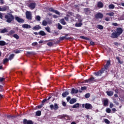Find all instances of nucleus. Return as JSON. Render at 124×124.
<instances>
[{
  "label": "nucleus",
  "instance_id": "15",
  "mask_svg": "<svg viewBox=\"0 0 124 124\" xmlns=\"http://www.w3.org/2000/svg\"><path fill=\"white\" fill-rule=\"evenodd\" d=\"M22 27L23 29H31V26L28 24H24L22 25Z\"/></svg>",
  "mask_w": 124,
  "mask_h": 124
},
{
  "label": "nucleus",
  "instance_id": "17",
  "mask_svg": "<svg viewBox=\"0 0 124 124\" xmlns=\"http://www.w3.org/2000/svg\"><path fill=\"white\" fill-rule=\"evenodd\" d=\"M38 34L39 35H41V36H45V35H46V33H45V32L43 31H40L38 32Z\"/></svg>",
  "mask_w": 124,
  "mask_h": 124
},
{
  "label": "nucleus",
  "instance_id": "36",
  "mask_svg": "<svg viewBox=\"0 0 124 124\" xmlns=\"http://www.w3.org/2000/svg\"><path fill=\"white\" fill-rule=\"evenodd\" d=\"M97 29H98L99 30H103V26L101 25H98L97 26Z\"/></svg>",
  "mask_w": 124,
  "mask_h": 124
},
{
  "label": "nucleus",
  "instance_id": "52",
  "mask_svg": "<svg viewBox=\"0 0 124 124\" xmlns=\"http://www.w3.org/2000/svg\"><path fill=\"white\" fill-rule=\"evenodd\" d=\"M46 31H47V32H51L50 31V28L49 27L46 28Z\"/></svg>",
  "mask_w": 124,
  "mask_h": 124
},
{
  "label": "nucleus",
  "instance_id": "5",
  "mask_svg": "<svg viewBox=\"0 0 124 124\" xmlns=\"http://www.w3.org/2000/svg\"><path fill=\"white\" fill-rule=\"evenodd\" d=\"M25 14L26 19H28V20H31V19H32L31 16V12L27 11Z\"/></svg>",
  "mask_w": 124,
  "mask_h": 124
},
{
  "label": "nucleus",
  "instance_id": "49",
  "mask_svg": "<svg viewBox=\"0 0 124 124\" xmlns=\"http://www.w3.org/2000/svg\"><path fill=\"white\" fill-rule=\"evenodd\" d=\"M81 91H86V90H87V87L86 86L81 87Z\"/></svg>",
  "mask_w": 124,
  "mask_h": 124
},
{
  "label": "nucleus",
  "instance_id": "25",
  "mask_svg": "<svg viewBox=\"0 0 124 124\" xmlns=\"http://www.w3.org/2000/svg\"><path fill=\"white\" fill-rule=\"evenodd\" d=\"M64 119H65V121H70V120H71L70 116H69L66 114H65V118Z\"/></svg>",
  "mask_w": 124,
  "mask_h": 124
},
{
  "label": "nucleus",
  "instance_id": "33",
  "mask_svg": "<svg viewBox=\"0 0 124 124\" xmlns=\"http://www.w3.org/2000/svg\"><path fill=\"white\" fill-rule=\"evenodd\" d=\"M106 15H108V16H110V17H112V16H114L115 15V13L111 12V13H107Z\"/></svg>",
  "mask_w": 124,
  "mask_h": 124
},
{
  "label": "nucleus",
  "instance_id": "11",
  "mask_svg": "<svg viewBox=\"0 0 124 124\" xmlns=\"http://www.w3.org/2000/svg\"><path fill=\"white\" fill-rule=\"evenodd\" d=\"M84 11L86 15H90L92 11L89 8H86L84 9Z\"/></svg>",
  "mask_w": 124,
  "mask_h": 124
},
{
  "label": "nucleus",
  "instance_id": "21",
  "mask_svg": "<svg viewBox=\"0 0 124 124\" xmlns=\"http://www.w3.org/2000/svg\"><path fill=\"white\" fill-rule=\"evenodd\" d=\"M108 99H105L104 100V103H103L104 106H108Z\"/></svg>",
  "mask_w": 124,
  "mask_h": 124
},
{
  "label": "nucleus",
  "instance_id": "4",
  "mask_svg": "<svg viewBox=\"0 0 124 124\" xmlns=\"http://www.w3.org/2000/svg\"><path fill=\"white\" fill-rule=\"evenodd\" d=\"M82 108H85L87 110L93 109V106L90 103L82 104Z\"/></svg>",
  "mask_w": 124,
  "mask_h": 124
},
{
  "label": "nucleus",
  "instance_id": "54",
  "mask_svg": "<svg viewBox=\"0 0 124 124\" xmlns=\"http://www.w3.org/2000/svg\"><path fill=\"white\" fill-rule=\"evenodd\" d=\"M49 107H50L51 110H53L54 109V105H50L49 106Z\"/></svg>",
  "mask_w": 124,
  "mask_h": 124
},
{
  "label": "nucleus",
  "instance_id": "38",
  "mask_svg": "<svg viewBox=\"0 0 124 124\" xmlns=\"http://www.w3.org/2000/svg\"><path fill=\"white\" fill-rule=\"evenodd\" d=\"M13 58H14V54H12L10 55L9 60L11 61V60H13Z\"/></svg>",
  "mask_w": 124,
  "mask_h": 124
},
{
  "label": "nucleus",
  "instance_id": "10",
  "mask_svg": "<svg viewBox=\"0 0 124 124\" xmlns=\"http://www.w3.org/2000/svg\"><path fill=\"white\" fill-rule=\"evenodd\" d=\"M49 11L50 12H53V13H55V14H57V15H60V13L57 10H54L53 8H49L48 9Z\"/></svg>",
  "mask_w": 124,
  "mask_h": 124
},
{
  "label": "nucleus",
  "instance_id": "14",
  "mask_svg": "<svg viewBox=\"0 0 124 124\" xmlns=\"http://www.w3.org/2000/svg\"><path fill=\"white\" fill-rule=\"evenodd\" d=\"M104 5L103 4V3L101 1H98L97 2V7H98V8H103Z\"/></svg>",
  "mask_w": 124,
  "mask_h": 124
},
{
  "label": "nucleus",
  "instance_id": "41",
  "mask_svg": "<svg viewBox=\"0 0 124 124\" xmlns=\"http://www.w3.org/2000/svg\"><path fill=\"white\" fill-rule=\"evenodd\" d=\"M47 24H48V23L47 22V21H46V20L43 21V22H42L43 26H47Z\"/></svg>",
  "mask_w": 124,
  "mask_h": 124
},
{
  "label": "nucleus",
  "instance_id": "24",
  "mask_svg": "<svg viewBox=\"0 0 124 124\" xmlns=\"http://www.w3.org/2000/svg\"><path fill=\"white\" fill-rule=\"evenodd\" d=\"M7 45V44L4 41H0V46H4Z\"/></svg>",
  "mask_w": 124,
  "mask_h": 124
},
{
  "label": "nucleus",
  "instance_id": "28",
  "mask_svg": "<svg viewBox=\"0 0 124 124\" xmlns=\"http://www.w3.org/2000/svg\"><path fill=\"white\" fill-rule=\"evenodd\" d=\"M82 25H83V24L82 23V22H79L78 23H76L75 24V27H77L78 28H79L80 27H82Z\"/></svg>",
  "mask_w": 124,
  "mask_h": 124
},
{
  "label": "nucleus",
  "instance_id": "34",
  "mask_svg": "<svg viewBox=\"0 0 124 124\" xmlns=\"http://www.w3.org/2000/svg\"><path fill=\"white\" fill-rule=\"evenodd\" d=\"M13 36L14 38H16V39H19V38H20V37L17 34H14Z\"/></svg>",
  "mask_w": 124,
  "mask_h": 124
},
{
  "label": "nucleus",
  "instance_id": "35",
  "mask_svg": "<svg viewBox=\"0 0 124 124\" xmlns=\"http://www.w3.org/2000/svg\"><path fill=\"white\" fill-rule=\"evenodd\" d=\"M8 31H7V29H6V28H4V29L2 30L1 31H0V32L1 33H4L5 32H7Z\"/></svg>",
  "mask_w": 124,
  "mask_h": 124
},
{
  "label": "nucleus",
  "instance_id": "9",
  "mask_svg": "<svg viewBox=\"0 0 124 124\" xmlns=\"http://www.w3.org/2000/svg\"><path fill=\"white\" fill-rule=\"evenodd\" d=\"M7 10H9V6L5 5L2 8L0 6V11H7Z\"/></svg>",
  "mask_w": 124,
  "mask_h": 124
},
{
  "label": "nucleus",
  "instance_id": "30",
  "mask_svg": "<svg viewBox=\"0 0 124 124\" xmlns=\"http://www.w3.org/2000/svg\"><path fill=\"white\" fill-rule=\"evenodd\" d=\"M109 9H114L115 8V5L113 4H111L108 5Z\"/></svg>",
  "mask_w": 124,
  "mask_h": 124
},
{
  "label": "nucleus",
  "instance_id": "50",
  "mask_svg": "<svg viewBox=\"0 0 124 124\" xmlns=\"http://www.w3.org/2000/svg\"><path fill=\"white\" fill-rule=\"evenodd\" d=\"M8 59L6 58L5 59L3 60V63H6V62H8Z\"/></svg>",
  "mask_w": 124,
  "mask_h": 124
},
{
  "label": "nucleus",
  "instance_id": "43",
  "mask_svg": "<svg viewBox=\"0 0 124 124\" xmlns=\"http://www.w3.org/2000/svg\"><path fill=\"white\" fill-rule=\"evenodd\" d=\"M106 111L107 113H111V109H110V108H107L106 109Z\"/></svg>",
  "mask_w": 124,
  "mask_h": 124
},
{
  "label": "nucleus",
  "instance_id": "58",
  "mask_svg": "<svg viewBox=\"0 0 124 124\" xmlns=\"http://www.w3.org/2000/svg\"><path fill=\"white\" fill-rule=\"evenodd\" d=\"M4 80H5V78H0V82H3V81H4Z\"/></svg>",
  "mask_w": 124,
  "mask_h": 124
},
{
  "label": "nucleus",
  "instance_id": "51",
  "mask_svg": "<svg viewBox=\"0 0 124 124\" xmlns=\"http://www.w3.org/2000/svg\"><path fill=\"white\" fill-rule=\"evenodd\" d=\"M105 20L107 22H108V21H110V17H109L108 16H107L106 17H105Z\"/></svg>",
  "mask_w": 124,
  "mask_h": 124
},
{
  "label": "nucleus",
  "instance_id": "56",
  "mask_svg": "<svg viewBox=\"0 0 124 124\" xmlns=\"http://www.w3.org/2000/svg\"><path fill=\"white\" fill-rule=\"evenodd\" d=\"M8 119H13V118H15V116H12L11 115H8L7 116Z\"/></svg>",
  "mask_w": 124,
  "mask_h": 124
},
{
  "label": "nucleus",
  "instance_id": "18",
  "mask_svg": "<svg viewBox=\"0 0 124 124\" xmlns=\"http://www.w3.org/2000/svg\"><path fill=\"white\" fill-rule=\"evenodd\" d=\"M79 93V91L78 90H75L74 88H72L71 92V94H73V93Z\"/></svg>",
  "mask_w": 124,
  "mask_h": 124
},
{
  "label": "nucleus",
  "instance_id": "29",
  "mask_svg": "<svg viewBox=\"0 0 124 124\" xmlns=\"http://www.w3.org/2000/svg\"><path fill=\"white\" fill-rule=\"evenodd\" d=\"M48 41H51V40H46V41L40 40V41L39 42V43H40V44H42V43H43L44 44H46V42H48Z\"/></svg>",
  "mask_w": 124,
  "mask_h": 124
},
{
  "label": "nucleus",
  "instance_id": "45",
  "mask_svg": "<svg viewBox=\"0 0 124 124\" xmlns=\"http://www.w3.org/2000/svg\"><path fill=\"white\" fill-rule=\"evenodd\" d=\"M41 19V17L39 16H37L36 17V20L38 21V22L40 21V19Z\"/></svg>",
  "mask_w": 124,
  "mask_h": 124
},
{
  "label": "nucleus",
  "instance_id": "31",
  "mask_svg": "<svg viewBox=\"0 0 124 124\" xmlns=\"http://www.w3.org/2000/svg\"><path fill=\"white\" fill-rule=\"evenodd\" d=\"M36 116H37L38 117L41 116V111L40 110L37 111L36 112Z\"/></svg>",
  "mask_w": 124,
  "mask_h": 124
},
{
  "label": "nucleus",
  "instance_id": "37",
  "mask_svg": "<svg viewBox=\"0 0 124 124\" xmlns=\"http://www.w3.org/2000/svg\"><path fill=\"white\" fill-rule=\"evenodd\" d=\"M80 38H81L82 39H85V40H90V38L87 37H85L84 36H81Z\"/></svg>",
  "mask_w": 124,
  "mask_h": 124
},
{
  "label": "nucleus",
  "instance_id": "6",
  "mask_svg": "<svg viewBox=\"0 0 124 124\" xmlns=\"http://www.w3.org/2000/svg\"><path fill=\"white\" fill-rule=\"evenodd\" d=\"M95 18L96 19H102L103 18V14L101 13H97L95 15Z\"/></svg>",
  "mask_w": 124,
  "mask_h": 124
},
{
  "label": "nucleus",
  "instance_id": "39",
  "mask_svg": "<svg viewBox=\"0 0 124 124\" xmlns=\"http://www.w3.org/2000/svg\"><path fill=\"white\" fill-rule=\"evenodd\" d=\"M65 117V114H62V115L59 116V118L61 120H62L63 119H64Z\"/></svg>",
  "mask_w": 124,
  "mask_h": 124
},
{
  "label": "nucleus",
  "instance_id": "2",
  "mask_svg": "<svg viewBox=\"0 0 124 124\" xmlns=\"http://www.w3.org/2000/svg\"><path fill=\"white\" fill-rule=\"evenodd\" d=\"M123 31H124L123 29L118 27L116 29L114 32L111 33L110 37L113 39L118 38V37L123 33Z\"/></svg>",
  "mask_w": 124,
  "mask_h": 124
},
{
  "label": "nucleus",
  "instance_id": "44",
  "mask_svg": "<svg viewBox=\"0 0 124 124\" xmlns=\"http://www.w3.org/2000/svg\"><path fill=\"white\" fill-rule=\"evenodd\" d=\"M113 103H115L116 105H119V102L117 101V100H116V99H113Z\"/></svg>",
  "mask_w": 124,
  "mask_h": 124
},
{
  "label": "nucleus",
  "instance_id": "48",
  "mask_svg": "<svg viewBox=\"0 0 124 124\" xmlns=\"http://www.w3.org/2000/svg\"><path fill=\"white\" fill-rule=\"evenodd\" d=\"M104 122H105V123L106 124H110V121H108V120L107 119H104Z\"/></svg>",
  "mask_w": 124,
  "mask_h": 124
},
{
  "label": "nucleus",
  "instance_id": "7",
  "mask_svg": "<svg viewBox=\"0 0 124 124\" xmlns=\"http://www.w3.org/2000/svg\"><path fill=\"white\" fill-rule=\"evenodd\" d=\"M35 6H36V4L35 2H31L28 5V7H29V8L32 10L35 8Z\"/></svg>",
  "mask_w": 124,
  "mask_h": 124
},
{
  "label": "nucleus",
  "instance_id": "1",
  "mask_svg": "<svg viewBox=\"0 0 124 124\" xmlns=\"http://www.w3.org/2000/svg\"><path fill=\"white\" fill-rule=\"evenodd\" d=\"M111 65V62L110 61H108L107 62V63L106 65H104V67L102 68L101 70H100L97 72L94 73V75H95V76H101L103 73H104V71L106 70V72L108 71V69L109 68V67Z\"/></svg>",
  "mask_w": 124,
  "mask_h": 124
},
{
  "label": "nucleus",
  "instance_id": "12",
  "mask_svg": "<svg viewBox=\"0 0 124 124\" xmlns=\"http://www.w3.org/2000/svg\"><path fill=\"white\" fill-rule=\"evenodd\" d=\"M15 19L16 21L18 22V23H24V19L19 17V16H16Z\"/></svg>",
  "mask_w": 124,
  "mask_h": 124
},
{
  "label": "nucleus",
  "instance_id": "8",
  "mask_svg": "<svg viewBox=\"0 0 124 124\" xmlns=\"http://www.w3.org/2000/svg\"><path fill=\"white\" fill-rule=\"evenodd\" d=\"M94 81V78L92 77L89 78L88 79L84 80V83H93Z\"/></svg>",
  "mask_w": 124,
  "mask_h": 124
},
{
  "label": "nucleus",
  "instance_id": "61",
  "mask_svg": "<svg viewBox=\"0 0 124 124\" xmlns=\"http://www.w3.org/2000/svg\"><path fill=\"white\" fill-rule=\"evenodd\" d=\"M3 87L1 85H0V92H3Z\"/></svg>",
  "mask_w": 124,
  "mask_h": 124
},
{
  "label": "nucleus",
  "instance_id": "20",
  "mask_svg": "<svg viewBox=\"0 0 124 124\" xmlns=\"http://www.w3.org/2000/svg\"><path fill=\"white\" fill-rule=\"evenodd\" d=\"M69 94V92L66 91L62 93V97H66Z\"/></svg>",
  "mask_w": 124,
  "mask_h": 124
},
{
  "label": "nucleus",
  "instance_id": "22",
  "mask_svg": "<svg viewBox=\"0 0 124 124\" xmlns=\"http://www.w3.org/2000/svg\"><path fill=\"white\" fill-rule=\"evenodd\" d=\"M77 101V100H76V99L72 98L70 101V104H74V103H75V102H76Z\"/></svg>",
  "mask_w": 124,
  "mask_h": 124
},
{
  "label": "nucleus",
  "instance_id": "42",
  "mask_svg": "<svg viewBox=\"0 0 124 124\" xmlns=\"http://www.w3.org/2000/svg\"><path fill=\"white\" fill-rule=\"evenodd\" d=\"M91 96V94L90 93H87L85 95V98H89Z\"/></svg>",
  "mask_w": 124,
  "mask_h": 124
},
{
  "label": "nucleus",
  "instance_id": "60",
  "mask_svg": "<svg viewBox=\"0 0 124 124\" xmlns=\"http://www.w3.org/2000/svg\"><path fill=\"white\" fill-rule=\"evenodd\" d=\"M22 52V50H16L15 52L16 54H19V53H21Z\"/></svg>",
  "mask_w": 124,
  "mask_h": 124
},
{
  "label": "nucleus",
  "instance_id": "13",
  "mask_svg": "<svg viewBox=\"0 0 124 124\" xmlns=\"http://www.w3.org/2000/svg\"><path fill=\"white\" fill-rule=\"evenodd\" d=\"M40 29H41V27L39 25H37L33 27L32 30H33V31H38V30H40Z\"/></svg>",
  "mask_w": 124,
  "mask_h": 124
},
{
  "label": "nucleus",
  "instance_id": "63",
  "mask_svg": "<svg viewBox=\"0 0 124 124\" xmlns=\"http://www.w3.org/2000/svg\"><path fill=\"white\" fill-rule=\"evenodd\" d=\"M37 45V42H34L32 44V46H36Z\"/></svg>",
  "mask_w": 124,
  "mask_h": 124
},
{
  "label": "nucleus",
  "instance_id": "62",
  "mask_svg": "<svg viewBox=\"0 0 124 124\" xmlns=\"http://www.w3.org/2000/svg\"><path fill=\"white\" fill-rule=\"evenodd\" d=\"M81 18V16H80L79 14H78L77 15V19H80Z\"/></svg>",
  "mask_w": 124,
  "mask_h": 124
},
{
  "label": "nucleus",
  "instance_id": "53",
  "mask_svg": "<svg viewBox=\"0 0 124 124\" xmlns=\"http://www.w3.org/2000/svg\"><path fill=\"white\" fill-rule=\"evenodd\" d=\"M44 106V104H41V105L37 106V107L38 108H42V107H43Z\"/></svg>",
  "mask_w": 124,
  "mask_h": 124
},
{
  "label": "nucleus",
  "instance_id": "3",
  "mask_svg": "<svg viewBox=\"0 0 124 124\" xmlns=\"http://www.w3.org/2000/svg\"><path fill=\"white\" fill-rule=\"evenodd\" d=\"M5 19H6V22H7V23H10L12 21H14L15 17H14V16L12 14H8L5 16Z\"/></svg>",
  "mask_w": 124,
  "mask_h": 124
},
{
  "label": "nucleus",
  "instance_id": "64",
  "mask_svg": "<svg viewBox=\"0 0 124 124\" xmlns=\"http://www.w3.org/2000/svg\"><path fill=\"white\" fill-rule=\"evenodd\" d=\"M90 45H92V46H93V45H94V42H93V41H91Z\"/></svg>",
  "mask_w": 124,
  "mask_h": 124
},
{
  "label": "nucleus",
  "instance_id": "26",
  "mask_svg": "<svg viewBox=\"0 0 124 124\" xmlns=\"http://www.w3.org/2000/svg\"><path fill=\"white\" fill-rule=\"evenodd\" d=\"M79 107H80V104L78 103L74 105L72 107V108H79Z\"/></svg>",
  "mask_w": 124,
  "mask_h": 124
},
{
  "label": "nucleus",
  "instance_id": "57",
  "mask_svg": "<svg viewBox=\"0 0 124 124\" xmlns=\"http://www.w3.org/2000/svg\"><path fill=\"white\" fill-rule=\"evenodd\" d=\"M70 99H71V97H70V96H68L66 98V100H67V102H69V101H70Z\"/></svg>",
  "mask_w": 124,
  "mask_h": 124
},
{
  "label": "nucleus",
  "instance_id": "19",
  "mask_svg": "<svg viewBox=\"0 0 124 124\" xmlns=\"http://www.w3.org/2000/svg\"><path fill=\"white\" fill-rule=\"evenodd\" d=\"M106 93L108 96H112L113 94H114V92H113L112 91H107L106 92Z\"/></svg>",
  "mask_w": 124,
  "mask_h": 124
},
{
  "label": "nucleus",
  "instance_id": "55",
  "mask_svg": "<svg viewBox=\"0 0 124 124\" xmlns=\"http://www.w3.org/2000/svg\"><path fill=\"white\" fill-rule=\"evenodd\" d=\"M3 18V14L0 12V19H2Z\"/></svg>",
  "mask_w": 124,
  "mask_h": 124
},
{
  "label": "nucleus",
  "instance_id": "59",
  "mask_svg": "<svg viewBox=\"0 0 124 124\" xmlns=\"http://www.w3.org/2000/svg\"><path fill=\"white\" fill-rule=\"evenodd\" d=\"M46 101H47V99H45L43 100L42 101V104H44V103H45V102H46Z\"/></svg>",
  "mask_w": 124,
  "mask_h": 124
},
{
  "label": "nucleus",
  "instance_id": "47",
  "mask_svg": "<svg viewBox=\"0 0 124 124\" xmlns=\"http://www.w3.org/2000/svg\"><path fill=\"white\" fill-rule=\"evenodd\" d=\"M58 30H62V26L60 23L58 24Z\"/></svg>",
  "mask_w": 124,
  "mask_h": 124
},
{
  "label": "nucleus",
  "instance_id": "46",
  "mask_svg": "<svg viewBox=\"0 0 124 124\" xmlns=\"http://www.w3.org/2000/svg\"><path fill=\"white\" fill-rule=\"evenodd\" d=\"M47 46H49V47H52V46H53V43L52 42H48L47 44Z\"/></svg>",
  "mask_w": 124,
  "mask_h": 124
},
{
  "label": "nucleus",
  "instance_id": "40",
  "mask_svg": "<svg viewBox=\"0 0 124 124\" xmlns=\"http://www.w3.org/2000/svg\"><path fill=\"white\" fill-rule=\"evenodd\" d=\"M59 109V106H58V104L55 103L54 104V110H58Z\"/></svg>",
  "mask_w": 124,
  "mask_h": 124
},
{
  "label": "nucleus",
  "instance_id": "16",
  "mask_svg": "<svg viewBox=\"0 0 124 124\" xmlns=\"http://www.w3.org/2000/svg\"><path fill=\"white\" fill-rule=\"evenodd\" d=\"M59 39L62 41L63 40H64V39H66V40H69V39H70V37H66V36H62V37H60L59 38Z\"/></svg>",
  "mask_w": 124,
  "mask_h": 124
},
{
  "label": "nucleus",
  "instance_id": "32",
  "mask_svg": "<svg viewBox=\"0 0 124 124\" xmlns=\"http://www.w3.org/2000/svg\"><path fill=\"white\" fill-rule=\"evenodd\" d=\"M116 60H117L118 63H120L121 64H122V63H123V62L122 61H121V59H120V57L117 56Z\"/></svg>",
  "mask_w": 124,
  "mask_h": 124
},
{
  "label": "nucleus",
  "instance_id": "23",
  "mask_svg": "<svg viewBox=\"0 0 124 124\" xmlns=\"http://www.w3.org/2000/svg\"><path fill=\"white\" fill-rule=\"evenodd\" d=\"M14 33H15V31H14V30H12L9 32V33L8 34V35L10 36L11 35H12L13 34H14Z\"/></svg>",
  "mask_w": 124,
  "mask_h": 124
},
{
  "label": "nucleus",
  "instance_id": "27",
  "mask_svg": "<svg viewBox=\"0 0 124 124\" xmlns=\"http://www.w3.org/2000/svg\"><path fill=\"white\" fill-rule=\"evenodd\" d=\"M60 23L61 24H62V25H66V22L64 21V19L63 18L61 19L60 20Z\"/></svg>",
  "mask_w": 124,
  "mask_h": 124
}]
</instances>
